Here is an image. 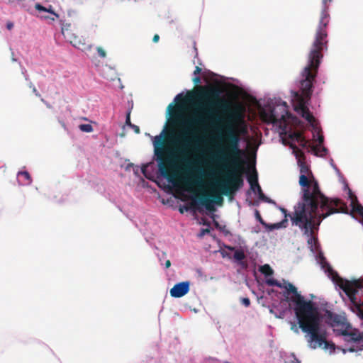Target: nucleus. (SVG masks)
<instances>
[{"mask_svg": "<svg viewBox=\"0 0 363 363\" xmlns=\"http://www.w3.org/2000/svg\"><path fill=\"white\" fill-rule=\"evenodd\" d=\"M188 210H189V207H187V206H184V207H180L179 208V212L181 213H184V211H188Z\"/></svg>", "mask_w": 363, "mask_h": 363, "instance_id": "42", "label": "nucleus"}, {"mask_svg": "<svg viewBox=\"0 0 363 363\" xmlns=\"http://www.w3.org/2000/svg\"><path fill=\"white\" fill-rule=\"evenodd\" d=\"M38 16L41 18H44V19H50L51 21L55 20V18L47 16V15H45V13H43V15H38Z\"/></svg>", "mask_w": 363, "mask_h": 363, "instance_id": "33", "label": "nucleus"}, {"mask_svg": "<svg viewBox=\"0 0 363 363\" xmlns=\"http://www.w3.org/2000/svg\"><path fill=\"white\" fill-rule=\"evenodd\" d=\"M184 185L188 191H191L194 186H200L202 184L201 177L197 174H192L182 180Z\"/></svg>", "mask_w": 363, "mask_h": 363, "instance_id": "15", "label": "nucleus"}, {"mask_svg": "<svg viewBox=\"0 0 363 363\" xmlns=\"http://www.w3.org/2000/svg\"><path fill=\"white\" fill-rule=\"evenodd\" d=\"M261 116L264 121L279 126L284 131L288 128V120L294 118L289 111L286 102H282L273 108L270 107L269 110L262 111Z\"/></svg>", "mask_w": 363, "mask_h": 363, "instance_id": "8", "label": "nucleus"}, {"mask_svg": "<svg viewBox=\"0 0 363 363\" xmlns=\"http://www.w3.org/2000/svg\"><path fill=\"white\" fill-rule=\"evenodd\" d=\"M342 201L339 199H330L320 191L318 182H314L312 191H304L301 201L294 206V211L291 216L292 225H298L311 221L312 226L319 230L323 220L329 216L345 212V206L338 208Z\"/></svg>", "mask_w": 363, "mask_h": 363, "instance_id": "5", "label": "nucleus"}, {"mask_svg": "<svg viewBox=\"0 0 363 363\" xmlns=\"http://www.w3.org/2000/svg\"><path fill=\"white\" fill-rule=\"evenodd\" d=\"M96 51L98 53V55L101 58H105L106 57V52L101 47H97Z\"/></svg>", "mask_w": 363, "mask_h": 363, "instance_id": "26", "label": "nucleus"}, {"mask_svg": "<svg viewBox=\"0 0 363 363\" xmlns=\"http://www.w3.org/2000/svg\"><path fill=\"white\" fill-rule=\"evenodd\" d=\"M193 82L195 84H198L201 82V78L199 76H196L193 78Z\"/></svg>", "mask_w": 363, "mask_h": 363, "instance_id": "39", "label": "nucleus"}, {"mask_svg": "<svg viewBox=\"0 0 363 363\" xmlns=\"http://www.w3.org/2000/svg\"><path fill=\"white\" fill-rule=\"evenodd\" d=\"M201 69L199 67L196 66L195 68V70L194 72V74L195 75H197V74H199L201 73Z\"/></svg>", "mask_w": 363, "mask_h": 363, "instance_id": "40", "label": "nucleus"}, {"mask_svg": "<svg viewBox=\"0 0 363 363\" xmlns=\"http://www.w3.org/2000/svg\"><path fill=\"white\" fill-rule=\"evenodd\" d=\"M66 38L74 47L82 49L85 46V40L77 35L76 33L72 32V33H67Z\"/></svg>", "mask_w": 363, "mask_h": 363, "instance_id": "16", "label": "nucleus"}, {"mask_svg": "<svg viewBox=\"0 0 363 363\" xmlns=\"http://www.w3.org/2000/svg\"><path fill=\"white\" fill-rule=\"evenodd\" d=\"M255 217L257 219V220H259L261 223H263L262 218L259 211H257V210L255 211Z\"/></svg>", "mask_w": 363, "mask_h": 363, "instance_id": "32", "label": "nucleus"}, {"mask_svg": "<svg viewBox=\"0 0 363 363\" xmlns=\"http://www.w3.org/2000/svg\"><path fill=\"white\" fill-rule=\"evenodd\" d=\"M312 150L316 156H324L328 152V150L326 147H319L318 145L313 146Z\"/></svg>", "mask_w": 363, "mask_h": 363, "instance_id": "21", "label": "nucleus"}, {"mask_svg": "<svg viewBox=\"0 0 363 363\" xmlns=\"http://www.w3.org/2000/svg\"><path fill=\"white\" fill-rule=\"evenodd\" d=\"M331 1L322 0L323 9L319 23L315 30L314 40L308 55L307 65L304 67L301 74L302 79L300 82L301 96L299 98L298 104L295 108V110L300 113L301 116L310 123L315 122V118L306 106V103L311 99L313 92V82L317 76L321 60L323 57V51L328 49L327 27L330 21L328 4Z\"/></svg>", "mask_w": 363, "mask_h": 363, "instance_id": "2", "label": "nucleus"}, {"mask_svg": "<svg viewBox=\"0 0 363 363\" xmlns=\"http://www.w3.org/2000/svg\"><path fill=\"white\" fill-rule=\"evenodd\" d=\"M302 147H306L308 145V141L305 139L304 137L302 138V140L298 143Z\"/></svg>", "mask_w": 363, "mask_h": 363, "instance_id": "31", "label": "nucleus"}, {"mask_svg": "<svg viewBox=\"0 0 363 363\" xmlns=\"http://www.w3.org/2000/svg\"><path fill=\"white\" fill-rule=\"evenodd\" d=\"M247 180L250 184L252 190L255 191V189H257V191L258 194L259 199L264 202L267 203H272V199L268 198L264 195L263 193L259 183H258V179H257V174L255 172V175H250L248 177Z\"/></svg>", "mask_w": 363, "mask_h": 363, "instance_id": "13", "label": "nucleus"}, {"mask_svg": "<svg viewBox=\"0 0 363 363\" xmlns=\"http://www.w3.org/2000/svg\"><path fill=\"white\" fill-rule=\"evenodd\" d=\"M291 147L294 150V152L296 153V157H303L304 159L303 152L299 150L296 145H291Z\"/></svg>", "mask_w": 363, "mask_h": 363, "instance_id": "25", "label": "nucleus"}, {"mask_svg": "<svg viewBox=\"0 0 363 363\" xmlns=\"http://www.w3.org/2000/svg\"><path fill=\"white\" fill-rule=\"evenodd\" d=\"M323 136L320 135L318 137V143L319 145H321L323 143Z\"/></svg>", "mask_w": 363, "mask_h": 363, "instance_id": "44", "label": "nucleus"}, {"mask_svg": "<svg viewBox=\"0 0 363 363\" xmlns=\"http://www.w3.org/2000/svg\"><path fill=\"white\" fill-rule=\"evenodd\" d=\"M18 177H21L24 179V184H30L32 182L31 177L26 171L18 172Z\"/></svg>", "mask_w": 363, "mask_h": 363, "instance_id": "22", "label": "nucleus"}, {"mask_svg": "<svg viewBox=\"0 0 363 363\" xmlns=\"http://www.w3.org/2000/svg\"><path fill=\"white\" fill-rule=\"evenodd\" d=\"M281 211L284 214V219L282 220L281 222L273 224L272 228V229H279L281 228H286L287 224H288V218H287L289 217L291 218V216L293 215V213L291 214L288 213L287 211L284 208H281Z\"/></svg>", "mask_w": 363, "mask_h": 363, "instance_id": "18", "label": "nucleus"}, {"mask_svg": "<svg viewBox=\"0 0 363 363\" xmlns=\"http://www.w3.org/2000/svg\"><path fill=\"white\" fill-rule=\"evenodd\" d=\"M289 137L291 140L298 143L302 140V138L303 137V135L301 132L295 131V132L290 133Z\"/></svg>", "mask_w": 363, "mask_h": 363, "instance_id": "23", "label": "nucleus"}, {"mask_svg": "<svg viewBox=\"0 0 363 363\" xmlns=\"http://www.w3.org/2000/svg\"><path fill=\"white\" fill-rule=\"evenodd\" d=\"M130 128H132L133 129V130L135 131V133H138V134L140 133V128L138 125L133 124V125H130Z\"/></svg>", "mask_w": 363, "mask_h": 363, "instance_id": "34", "label": "nucleus"}, {"mask_svg": "<svg viewBox=\"0 0 363 363\" xmlns=\"http://www.w3.org/2000/svg\"><path fill=\"white\" fill-rule=\"evenodd\" d=\"M30 87L33 88V92L35 94V96H37L38 97L40 96V94H39V92L38 91L36 88L32 84H30Z\"/></svg>", "mask_w": 363, "mask_h": 363, "instance_id": "36", "label": "nucleus"}, {"mask_svg": "<svg viewBox=\"0 0 363 363\" xmlns=\"http://www.w3.org/2000/svg\"><path fill=\"white\" fill-rule=\"evenodd\" d=\"M190 289V282L189 281H182L176 284L170 289V295L174 298H180L186 295Z\"/></svg>", "mask_w": 363, "mask_h": 363, "instance_id": "12", "label": "nucleus"}, {"mask_svg": "<svg viewBox=\"0 0 363 363\" xmlns=\"http://www.w3.org/2000/svg\"><path fill=\"white\" fill-rule=\"evenodd\" d=\"M311 222L308 221L306 223H299L298 225H294L295 226H298L301 230L303 232V235L307 237V243L310 246H313L315 245L318 242L317 234L318 230H316L315 228L311 226Z\"/></svg>", "mask_w": 363, "mask_h": 363, "instance_id": "10", "label": "nucleus"}, {"mask_svg": "<svg viewBox=\"0 0 363 363\" xmlns=\"http://www.w3.org/2000/svg\"><path fill=\"white\" fill-rule=\"evenodd\" d=\"M291 330H294L296 333H298V328L295 323H291Z\"/></svg>", "mask_w": 363, "mask_h": 363, "instance_id": "38", "label": "nucleus"}, {"mask_svg": "<svg viewBox=\"0 0 363 363\" xmlns=\"http://www.w3.org/2000/svg\"><path fill=\"white\" fill-rule=\"evenodd\" d=\"M47 13H49L50 14H52L54 18H59V15L57 13H56L53 10H52V6L51 5H50L48 8H47V11H46Z\"/></svg>", "mask_w": 363, "mask_h": 363, "instance_id": "28", "label": "nucleus"}, {"mask_svg": "<svg viewBox=\"0 0 363 363\" xmlns=\"http://www.w3.org/2000/svg\"><path fill=\"white\" fill-rule=\"evenodd\" d=\"M228 118L229 120L222 126L226 145L220 148L215 156L216 161L228 162L231 165L224 179L214 184L215 187L225 195H230L242 186L244 172L242 167L244 162L242 160L243 151L240 149V136L231 123L232 120H240L242 116L238 112H233L229 115Z\"/></svg>", "mask_w": 363, "mask_h": 363, "instance_id": "4", "label": "nucleus"}, {"mask_svg": "<svg viewBox=\"0 0 363 363\" xmlns=\"http://www.w3.org/2000/svg\"><path fill=\"white\" fill-rule=\"evenodd\" d=\"M267 284L279 288H284L286 294H293L290 298L286 297L294 303V311L298 320L299 328L305 333L308 345L311 349L323 346L324 349H335V345L327 341V334L321 327V318L318 307L311 301H306L291 283L281 284L274 279H267Z\"/></svg>", "mask_w": 363, "mask_h": 363, "instance_id": "3", "label": "nucleus"}, {"mask_svg": "<svg viewBox=\"0 0 363 363\" xmlns=\"http://www.w3.org/2000/svg\"><path fill=\"white\" fill-rule=\"evenodd\" d=\"M62 125L63 127H65V124L64 123H62Z\"/></svg>", "mask_w": 363, "mask_h": 363, "instance_id": "47", "label": "nucleus"}, {"mask_svg": "<svg viewBox=\"0 0 363 363\" xmlns=\"http://www.w3.org/2000/svg\"><path fill=\"white\" fill-rule=\"evenodd\" d=\"M146 167H146L145 165H143V166L142 167V172H143V174H145V173Z\"/></svg>", "mask_w": 363, "mask_h": 363, "instance_id": "46", "label": "nucleus"}, {"mask_svg": "<svg viewBox=\"0 0 363 363\" xmlns=\"http://www.w3.org/2000/svg\"><path fill=\"white\" fill-rule=\"evenodd\" d=\"M298 162L301 173L298 183L302 187V192L303 194L306 189H308L310 191H312L313 182L317 181L314 179L312 172L306 162L301 161L300 158H298Z\"/></svg>", "mask_w": 363, "mask_h": 363, "instance_id": "9", "label": "nucleus"}, {"mask_svg": "<svg viewBox=\"0 0 363 363\" xmlns=\"http://www.w3.org/2000/svg\"><path fill=\"white\" fill-rule=\"evenodd\" d=\"M259 272L266 277L271 276L274 273L272 267L267 264L261 266L259 267Z\"/></svg>", "mask_w": 363, "mask_h": 363, "instance_id": "20", "label": "nucleus"}, {"mask_svg": "<svg viewBox=\"0 0 363 363\" xmlns=\"http://www.w3.org/2000/svg\"><path fill=\"white\" fill-rule=\"evenodd\" d=\"M13 25L12 23H7V28L8 29H9V30L13 28Z\"/></svg>", "mask_w": 363, "mask_h": 363, "instance_id": "45", "label": "nucleus"}, {"mask_svg": "<svg viewBox=\"0 0 363 363\" xmlns=\"http://www.w3.org/2000/svg\"><path fill=\"white\" fill-rule=\"evenodd\" d=\"M349 196L351 200L352 213H356L359 216V222L363 224V206L359 203L357 196L349 190Z\"/></svg>", "mask_w": 363, "mask_h": 363, "instance_id": "14", "label": "nucleus"}, {"mask_svg": "<svg viewBox=\"0 0 363 363\" xmlns=\"http://www.w3.org/2000/svg\"><path fill=\"white\" fill-rule=\"evenodd\" d=\"M60 23L62 26V33L65 38L67 35L68 33L70 34L73 32L71 29V23L62 20L60 21Z\"/></svg>", "mask_w": 363, "mask_h": 363, "instance_id": "19", "label": "nucleus"}, {"mask_svg": "<svg viewBox=\"0 0 363 363\" xmlns=\"http://www.w3.org/2000/svg\"><path fill=\"white\" fill-rule=\"evenodd\" d=\"M79 128L80 130L85 133H91L94 130L91 124H80Z\"/></svg>", "mask_w": 363, "mask_h": 363, "instance_id": "24", "label": "nucleus"}, {"mask_svg": "<svg viewBox=\"0 0 363 363\" xmlns=\"http://www.w3.org/2000/svg\"><path fill=\"white\" fill-rule=\"evenodd\" d=\"M200 204L205 206L209 211H215L213 203L220 204L223 202V197L220 194H212L211 196L202 194L197 196Z\"/></svg>", "mask_w": 363, "mask_h": 363, "instance_id": "11", "label": "nucleus"}, {"mask_svg": "<svg viewBox=\"0 0 363 363\" xmlns=\"http://www.w3.org/2000/svg\"><path fill=\"white\" fill-rule=\"evenodd\" d=\"M327 271L333 281H336L349 297L358 315L363 320V280H345L330 265H328Z\"/></svg>", "mask_w": 363, "mask_h": 363, "instance_id": "7", "label": "nucleus"}, {"mask_svg": "<svg viewBox=\"0 0 363 363\" xmlns=\"http://www.w3.org/2000/svg\"><path fill=\"white\" fill-rule=\"evenodd\" d=\"M160 40V35L158 34H155L154 36H153V38H152V41L154 43H157Z\"/></svg>", "mask_w": 363, "mask_h": 363, "instance_id": "41", "label": "nucleus"}, {"mask_svg": "<svg viewBox=\"0 0 363 363\" xmlns=\"http://www.w3.org/2000/svg\"><path fill=\"white\" fill-rule=\"evenodd\" d=\"M125 123L126 125H129L130 127V125H133L130 122V113H128L125 119Z\"/></svg>", "mask_w": 363, "mask_h": 363, "instance_id": "37", "label": "nucleus"}, {"mask_svg": "<svg viewBox=\"0 0 363 363\" xmlns=\"http://www.w3.org/2000/svg\"><path fill=\"white\" fill-rule=\"evenodd\" d=\"M228 249L230 250H235L233 258L239 262V264L242 268H247V264L246 262L244 261L245 259V255L242 250H235L233 247H228Z\"/></svg>", "mask_w": 363, "mask_h": 363, "instance_id": "17", "label": "nucleus"}, {"mask_svg": "<svg viewBox=\"0 0 363 363\" xmlns=\"http://www.w3.org/2000/svg\"><path fill=\"white\" fill-rule=\"evenodd\" d=\"M210 232V230L208 228L206 229H201V233L199 234V237L203 236L206 233H208Z\"/></svg>", "mask_w": 363, "mask_h": 363, "instance_id": "35", "label": "nucleus"}, {"mask_svg": "<svg viewBox=\"0 0 363 363\" xmlns=\"http://www.w3.org/2000/svg\"><path fill=\"white\" fill-rule=\"evenodd\" d=\"M223 363H230V362H229L228 361H225Z\"/></svg>", "mask_w": 363, "mask_h": 363, "instance_id": "48", "label": "nucleus"}, {"mask_svg": "<svg viewBox=\"0 0 363 363\" xmlns=\"http://www.w3.org/2000/svg\"><path fill=\"white\" fill-rule=\"evenodd\" d=\"M324 316L327 324L333 327L334 330L340 331L345 341L353 344L347 348L348 351L357 352L363 350V333L357 329H352L344 315L327 310Z\"/></svg>", "mask_w": 363, "mask_h": 363, "instance_id": "6", "label": "nucleus"}, {"mask_svg": "<svg viewBox=\"0 0 363 363\" xmlns=\"http://www.w3.org/2000/svg\"><path fill=\"white\" fill-rule=\"evenodd\" d=\"M35 9L39 12H46L47 7L42 6L40 4L37 3L35 4Z\"/></svg>", "mask_w": 363, "mask_h": 363, "instance_id": "27", "label": "nucleus"}, {"mask_svg": "<svg viewBox=\"0 0 363 363\" xmlns=\"http://www.w3.org/2000/svg\"><path fill=\"white\" fill-rule=\"evenodd\" d=\"M170 266H171V262H170V260L168 259L165 262V267L167 269V268H169Z\"/></svg>", "mask_w": 363, "mask_h": 363, "instance_id": "43", "label": "nucleus"}, {"mask_svg": "<svg viewBox=\"0 0 363 363\" xmlns=\"http://www.w3.org/2000/svg\"><path fill=\"white\" fill-rule=\"evenodd\" d=\"M241 303L246 307H248L250 305V300L248 298H241Z\"/></svg>", "mask_w": 363, "mask_h": 363, "instance_id": "29", "label": "nucleus"}, {"mask_svg": "<svg viewBox=\"0 0 363 363\" xmlns=\"http://www.w3.org/2000/svg\"><path fill=\"white\" fill-rule=\"evenodd\" d=\"M220 94L217 87L199 86L194 96L199 101L197 108L201 114L191 119L184 116L179 104L168 106L171 118L166 135L175 148L172 151L164 147V131L154 138L153 145L159 172L169 182L174 183L178 178L175 160L179 158L186 161V157L198 149L200 138L194 125L208 122L220 133L223 119L218 111H225L228 108V102L221 99Z\"/></svg>", "mask_w": 363, "mask_h": 363, "instance_id": "1", "label": "nucleus"}, {"mask_svg": "<svg viewBox=\"0 0 363 363\" xmlns=\"http://www.w3.org/2000/svg\"><path fill=\"white\" fill-rule=\"evenodd\" d=\"M185 100H186V99L182 96V94H179L177 95L175 99H174V101L177 103H178L179 101H184Z\"/></svg>", "mask_w": 363, "mask_h": 363, "instance_id": "30", "label": "nucleus"}]
</instances>
